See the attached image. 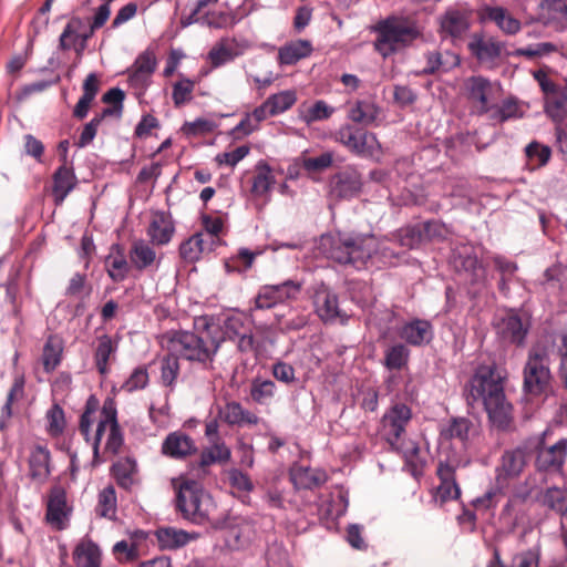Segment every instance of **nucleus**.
Wrapping results in <instances>:
<instances>
[{
  "instance_id": "47",
  "label": "nucleus",
  "mask_w": 567,
  "mask_h": 567,
  "mask_svg": "<svg viewBox=\"0 0 567 567\" xmlns=\"http://www.w3.org/2000/svg\"><path fill=\"white\" fill-rule=\"evenodd\" d=\"M205 239L202 233H196L179 246V255L186 262L197 261L205 251Z\"/></svg>"
},
{
  "instance_id": "60",
  "label": "nucleus",
  "mask_w": 567,
  "mask_h": 567,
  "mask_svg": "<svg viewBox=\"0 0 567 567\" xmlns=\"http://www.w3.org/2000/svg\"><path fill=\"white\" fill-rule=\"evenodd\" d=\"M334 113V109L329 106L324 101H316L307 112L301 116L307 124L329 118Z\"/></svg>"
},
{
  "instance_id": "12",
  "label": "nucleus",
  "mask_w": 567,
  "mask_h": 567,
  "mask_svg": "<svg viewBox=\"0 0 567 567\" xmlns=\"http://www.w3.org/2000/svg\"><path fill=\"white\" fill-rule=\"evenodd\" d=\"M529 458L530 453L526 445L505 450L495 470L496 483L499 486H504L509 480L518 477Z\"/></svg>"
},
{
  "instance_id": "36",
  "label": "nucleus",
  "mask_w": 567,
  "mask_h": 567,
  "mask_svg": "<svg viewBox=\"0 0 567 567\" xmlns=\"http://www.w3.org/2000/svg\"><path fill=\"white\" fill-rule=\"evenodd\" d=\"M105 268L109 277L114 282H121L126 279L130 271V264L120 245H113L111 247V252L105 259Z\"/></svg>"
},
{
  "instance_id": "33",
  "label": "nucleus",
  "mask_w": 567,
  "mask_h": 567,
  "mask_svg": "<svg viewBox=\"0 0 567 567\" xmlns=\"http://www.w3.org/2000/svg\"><path fill=\"white\" fill-rule=\"evenodd\" d=\"M50 461V451L42 445H37L29 456V473L31 478L44 482L51 473Z\"/></svg>"
},
{
  "instance_id": "64",
  "label": "nucleus",
  "mask_w": 567,
  "mask_h": 567,
  "mask_svg": "<svg viewBox=\"0 0 567 567\" xmlns=\"http://www.w3.org/2000/svg\"><path fill=\"white\" fill-rule=\"evenodd\" d=\"M227 477L230 486L239 492L250 493L254 489V483L249 475L241 470L230 468L227 472Z\"/></svg>"
},
{
  "instance_id": "55",
  "label": "nucleus",
  "mask_w": 567,
  "mask_h": 567,
  "mask_svg": "<svg viewBox=\"0 0 567 567\" xmlns=\"http://www.w3.org/2000/svg\"><path fill=\"white\" fill-rule=\"evenodd\" d=\"M451 58V62L449 66H445L443 62V55L439 51L427 52L425 54L426 65L422 70L423 74H434L441 70L447 71L451 66L458 65L460 59L456 54L447 53Z\"/></svg>"
},
{
  "instance_id": "20",
  "label": "nucleus",
  "mask_w": 567,
  "mask_h": 567,
  "mask_svg": "<svg viewBox=\"0 0 567 567\" xmlns=\"http://www.w3.org/2000/svg\"><path fill=\"white\" fill-rule=\"evenodd\" d=\"M361 187V174L352 168L334 174L330 182V193L339 199L353 198L360 193Z\"/></svg>"
},
{
  "instance_id": "24",
  "label": "nucleus",
  "mask_w": 567,
  "mask_h": 567,
  "mask_svg": "<svg viewBox=\"0 0 567 567\" xmlns=\"http://www.w3.org/2000/svg\"><path fill=\"white\" fill-rule=\"evenodd\" d=\"M196 451L195 441L183 431L169 433L162 443V453L174 460H184Z\"/></svg>"
},
{
  "instance_id": "4",
  "label": "nucleus",
  "mask_w": 567,
  "mask_h": 567,
  "mask_svg": "<svg viewBox=\"0 0 567 567\" xmlns=\"http://www.w3.org/2000/svg\"><path fill=\"white\" fill-rule=\"evenodd\" d=\"M176 509L184 519L196 525L209 524L214 529L233 527L231 518L227 514L219 518L212 517L216 511V504L195 481L181 484L176 494Z\"/></svg>"
},
{
  "instance_id": "9",
  "label": "nucleus",
  "mask_w": 567,
  "mask_h": 567,
  "mask_svg": "<svg viewBox=\"0 0 567 567\" xmlns=\"http://www.w3.org/2000/svg\"><path fill=\"white\" fill-rule=\"evenodd\" d=\"M334 141L361 157H372L381 151V144L375 134L349 123L336 131Z\"/></svg>"
},
{
  "instance_id": "57",
  "label": "nucleus",
  "mask_w": 567,
  "mask_h": 567,
  "mask_svg": "<svg viewBox=\"0 0 567 567\" xmlns=\"http://www.w3.org/2000/svg\"><path fill=\"white\" fill-rule=\"evenodd\" d=\"M179 357L171 352L162 360L161 380L165 386H172L179 374Z\"/></svg>"
},
{
  "instance_id": "43",
  "label": "nucleus",
  "mask_w": 567,
  "mask_h": 567,
  "mask_svg": "<svg viewBox=\"0 0 567 567\" xmlns=\"http://www.w3.org/2000/svg\"><path fill=\"white\" fill-rule=\"evenodd\" d=\"M230 457L231 451L224 441L213 442L202 451L199 466L207 467L215 463L225 464Z\"/></svg>"
},
{
  "instance_id": "15",
  "label": "nucleus",
  "mask_w": 567,
  "mask_h": 567,
  "mask_svg": "<svg viewBox=\"0 0 567 567\" xmlns=\"http://www.w3.org/2000/svg\"><path fill=\"white\" fill-rule=\"evenodd\" d=\"M412 411L404 403H395L382 417V426L388 443L395 447L406 425L411 421Z\"/></svg>"
},
{
  "instance_id": "25",
  "label": "nucleus",
  "mask_w": 567,
  "mask_h": 567,
  "mask_svg": "<svg viewBox=\"0 0 567 567\" xmlns=\"http://www.w3.org/2000/svg\"><path fill=\"white\" fill-rule=\"evenodd\" d=\"M218 416L229 426L238 427L257 425L260 421L257 414L245 409L237 401L226 402L218 409Z\"/></svg>"
},
{
  "instance_id": "56",
  "label": "nucleus",
  "mask_w": 567,
  "mask_h": 567,
  "mask_svg": "<svg viewBox=\"0 0 567 567\" xmlns=\"http://www.w3.org/2000/svg\"><path fill=\"white\" fill-rule=\"evenodd\" d=\"M398 239L402 247L408 249H415L424 244L420 223L401 228L398 231Z\"/></svg>"
},
{
  "instance_id": "62",
  "label": "nucleus",
  "mask_w": 567,
  "mask_h": 567,
  "mask_svg": "<svg viewBox=\"0 0 567 567\" xmlns=\"http://www.w3.org/2000/svg\"><path fill=\"white\" fill-rule=\"evenodd\" d=\"M332 163L333 154L331 152H324L315 157L303 158L302 168L308 173H320L329 168Z\"/></svg>"
},
{
  "instance_id": "41",
  "label": "nucleus",
  "mask_w": 567,
  "mask_h": 567,
  "mask_svg": "<svg viewBox=\"0 0 567 567\" xmlns=\"http://www.w3.org/2000/svg\"><path fill=\"white\" fill-rule=\"evenodd\" d=\"M327 480L324 472L300 466L291 472V481L297 488L312 489L322 485Z\"/></svg>"
},
{
  "instance_id": "26",
  "label": "nucleus",
  "mask_w": 567,
  "mask_h": 567,
  "mask_svg": "<svg viewBox=\"0 0 567 567\" xmlns=\"http://www.w3.org/2000/svg\"><path fill=\"white\" fill-rule=\"evenodd\" d=\"M567 456V439H560L549 447H539L536 466L539 471L560 470Z\"/></svg>"
},
{
  "instance_id": "52",
  "label": "nucleus",
  "mask_w": 567,
  "mask_h": 567,
  "mask_svg": "<svg viewBox=\"0 0 567 567\" xmlns=\"http://www.w3.org/2000/svg\"><path fill=\"white\" fill-rule=\"evenodd\" d=\"M424 243L443 241L451 234L450 227L439 219H430L420 223Z\"/></svg>"
},
{
  "instance_id": "28",
  "label": "nucleus",
  "mask_w": 567,
  "mask_h": 567,
  "mask_svg": "<svg viewBox=\"0 0 567 567\" xmlns=\"http://www.w3.org/2000/svg\"><path fill=\"white\" fill-rule=\"evenodd\" d=\"M482 19L494 22L507 35L518 33L522 28L520 21L514 18L507 9L499 6H485L482 9Z\"/></svg>"
},
{
  "instance_id": "63",
  "label": "nucleus",
  "mask_w": 567,
  "mask_h": 567,
  "mask_svg": "<svg viewBox=\"0 0 567 567\" xmlns=\"http://www.w3.org/2000/svg\"><path fill=\"white\" fill-rule=\"evenodd\" d=\"M239 22V18L233 12H213L207 16L203 23H206L209 28L225 29L231 28Z\"/></svg>"
},
{
  "instance_id": "61",
  "label": "nucleus",
  "mask_w": 567,
  "mask_h": 567,
  "mask_svg": "<svg viewBox=\"0 0 567 567\" xmlns=\"http://www.w3.org/2000/svg\"><path fill=\"white\" fill-rule=\"evenodd\" d=\"M195 83L189 79H182L181 81L174 83L172 99L175 106H182L186 102L192 100V93L194 91Z\"/></svg>"
},
{
  "instance_id": "40",
  "label": "nucleus",
  "mask_w": 567,
  "mask_h": 567,
  "mask_svg": "<svg viewBox=\"0 0 567 567\" xmlns=\"http://www.w3.org/2000/svg\"><path fill=\"white\" fill-rule=\"evenodd\" d=\"M94 31L95 30H92V24H90L89 29H86L84 21L79 17H74L66 23L62 33L60 34L58 48L62 51L70 50L69 43L66 44V39L70 34L79 38L80 42L87 44V41L93 35Z\"/></svg>"
},
{
  "instance_id": "50",
  "label": "nucleus",
  "mask_w": 567,
  "mask_h": 567,
  "mask_svg": "<svg viewBox=\"0 0 567 567\" xmlns=\"http://www.w3.org/2000/svg\"><path fill=\"white\" fill-rule=\"evenodd\" d=\"M409 357L410 351L406 346L396 343L385 350L383 363L389 370H401L406 365Z\"/></svg>"
},
{
  "instance_id": "16",
  "label": "nucleus",
  "mask_w": 567,
  "mask_h": 567,
  "mask_svg": "<svg viewBox=\"0 0 567 567\" xmlns=\"http://www.w3.org/2000/svg\"><path fill=\"white\" fill-rule=\"evenodd\" d=\"M465 89L474 112L477 115H484L488 110L487 105L494 102L495 85L482 75H474L467 79Z\"/></svg>"
},
{
  "instance_id": "32",
  "label": "nucleus",
  "mask_w": 567,
  "mask_h": 567,
  "mask_svg": "<svg viewBox=\"0 0 567 567\" xmlns=\"http://www.w3.org/2000/svg\"><path fill=\"white\" fill-rule=\"evenodd\" d=\"M379 106L370 100H358L348 109L347 117L363 126L372 125L379 117Z\"/></svg>"
},
{
  "instance_id": "18",
  "label": "nucleus",
  "mask_w": 567,
  "mask_h": 567,
  "mask_svg": "<svg viewBox=\"0 0 567 567\" xmlns=\"http://www.w3.org/2000/svg\"><path fill=\"white\" fill-rule=\"evenodd\" d=\"M71 508L66 503V493L60 485L51 487L47 503V522L56 530H63L68 526Z\"/></svg>"
},
{
  "instance_id": "37",
  "label": "nucleus",
  "mask_w": 567,
  "mask_h": 567,
  "mask_svg": "<svg viewBox=\"0 0 567 567\" xmlns=\"http://www.w3.org/2000/svg\"><path fill=\"white\" fill-rule=\"evenodd\" d=\"M64 350L63 340L55 334H50L43 346L42 350V365L47 373L53 372L62 361Z\"/></svg>"
},
{
  "instance_id": "7",
  "label": "nucleus",
  "mask_w": 567,
  "mask_h": 567,
  "mask_svg": "<svg viewBox=\"0 0 567 567\" xmlns=\"http://www.w3.org/2000/svg\"><path fill=\"white\" fill-rule=\"evenodd\" d=\"M109 430L107 437L105 441L104 451L112 455L117 454L123 445V434L117 422V411L113 399H106L103 403L100 420L96 425L95 433L93 435V454L94 463L97 462L100 443L104 432Z\"/></svg>"
},
{
  "instance_id": "3",
  "label": "nucleus",
  "mask_w": 567,
  "mask_h": 567,
  "mask_svg": "<svg viewBox=\"0 0 567 567\" xmlns=\"http://www.w3.org/2000/svg\"><path fill=\"white\" fill-rule=\"evenodd\" d=\"M194 329L171 332L168 349L182 359L210 369L223 343L220 328L214 317L200 316L195 318Z\"/></svg>"
},
{
  "instance_id": "34",
  "label": "nucleus",
  "mask_w": 567,
  "mask_h": 567,
  "mask_svg": "<svg viewBox=\"0 0 567 567\" xmlns=\"http://www.w3.org/2000/svg\"><path fill=\"white\" fill-rule=\"evenodd\" d=\"M542 503L560 515L561 527L567 529V488L557 486L546 488L542 496Z\"/></svg>"
},
{
  "instance_id": "53",
  "label": "nucleus",
  "mask_w": 567,
  "mask_h": 567,
  "mask_svg": "<svg viewBox=\"0 0 567 567\" xmlns=\"http://www.w3.org/2000/svg\"><path fill=\"white\" fill-rule=\"evenodd\" d=\"M259 252H254L248 248H240L236 256L231 257L225 262L226 272H245L251 266Z\"/></svg>"
},
{
  "instance_id": "49",
  "label": "nucleus",
  "mask_w": 567,
  "mask_h": 567,
  "mask_svg": "<svg viewBox=\"0 0 567 567\" xmlns=\"http://www.w3.org/2000/svg\"><path fill=\"white\" fill-rule=\"evenodd\" d=\"M216 323L220 328L219 333L223 338V342L226 339L236 340L237 337L246 333V330L250 328L246 319L237 315L227 317L223 324H219L218 322Z\"/></svg>"
},
{
  "instance_id": "6",
  "label": "nucleus",
  "mask_w": 567,
  "mask_h": 567,
  "mask_svg": "<svg viewBox=\"0 0 567 567\" xmlns=\"http://www.w3.org/2000/svg\"><path fill=\"white\" fill-rule=\"evenodd\" d=\"M549 364L548 349L540 344L533 346L528 351L523 370V386L526 393L540 395L547 392L551 379Z\"/></svg>"
},
{
  "instance_id": "48",
  "label": "nucleus",
  "mask_w": 567,
  "mask_h": 567,
  "mask_svg": "<svg viewBox=\"0 0 567 567\" xmlns=\"http://www.w3.org/2000/svg\"><path fill=\"white\" fill-rule=\"evenodd\" d=\"M267 105L270 106V116H276L291 109L297 102V93L293 90H285L269 95Z\"/></svg>"
},
{
  "instance_id": "30",
  "label": "nucleus",
  "mask_w": 567,
  "mask_h": 567,
  "mask_svg": "<svg viewBox=\"0 0 567 567\" xmlns=\"http://www.w3.org/2000/svg\"><path fill=\"white\" fill-rule=\"evenodd\" d=\"M312 44L308 40L298 39L289 41L278 50L280 65H293L312 53Z\"/></svg>"
},
{
  "instance_id": "5",
  "label": "nucleus",
  "mask_w": 567,
  "mask_h": 567,
  "mask_svg": "<svg viewBox=\"0 0 567 567\" xmlns=\"http://www.w3.org/2000/svg\"><path fill=\"white\" fill-rule=\"evenodd\" d=\"M374 31L378 34L374 49L383 58L412 45L423 37L422 27L409 17L390 16L379 21Z\"/></svg>"
},
{
  "instance_id": "42",
  "label": "nucleus",
  "mask_w": 567,
  "mask_h": 567,
  "mask_svg": "<svg viewBox=\"0 0 567 567\" xmlns=\"http://www.w3.org/2000/svg\"><path fill=\"white\" fill-rule=\"evenodd\" d=\"M132 266L142 271L151 267L156 260L155 250L144 240H135L130 250Z\"/></svg>"
},
{
  "instance_id": "31",
  "label": "nucleus",
  "mask_w": 567,
  "mask_h": 567,
  "mask_svg": "<svg viewBox=\"0 0 567 567\" xmlns=\"http://www.w3.org/2000/svg\"><path fill=\"white\" fill-rule=\"evenodd\" d=\"M472 429L473 423L470 419L454 416L441 424L440 436L445 441L457 440L465 446Z\"/></svg>"
},
{
  "instance_id": "54",
  "label": "nucleus",
  "mask_w": 567,
  "mask_h": 567,
  "mask_svg": "<svg viewBox=\"0 0 567 567\" xmlns=\"http://www.w3.org/2000/svg\"><path fill=\"white\" fill-rule=\"evenodd\" d=\"M525 153L528 164L532 166V169H535L548 163L551 150L549 146L542 145L534 141L525 147Z\"/></svg>"
},
{
  "instance_id": "17",
  "label": "nucleus",
  "mask_w": 567,
  "mask_h": 567,
  "mask_svg": "<svg viewBox=\"0 0 567 567\" xmlns=\"http://www.w3.org/2000/svg\"><path fill=\"white\" fill-rule=\"evenodd\" d=\"M452 264L457 271L465 272L473 285L485 281L486 271L477 256L473 252V248L463 245L452 251Z\"/></svg>"
},
{
  "instance_id": "13",
  "label": "nucleus",
  "mask_w": 567,
  "mask_h": 567,
  "mask_svg": "<svg viewBox=\"0 0 567 567\" xmlns=\"http://www.w3.org/2000/svg\"><path fill=\"white\" fill-rule=\"evenodd\" d=\"M300 290L301 285L293 280H286L278 285H265L255 298V308L270 309L278 303L297 298Z\"/></svg>"
},
{
  "instance_id": "45",
  "label": "nucleus",
  "mask_w": 567,
  "mask_h": 567,
  "mask_svg": "<svg viewBox=\"0 0 567 567\" xmlns=\"http://www.w3.org/2000/svg\"><path fill=\"white\" fill-rule=\"evenodd\" d=\"M274 184L275 177L270 166L265 162H259L252 178L251 193L255 196H264L271 190Z\"/></svg>"
},
{
  "instance_id": "23",
  "label": "nucleus",
  "mask_w": 567,
  "mask_h": 567,
  "mask_svg": "<svg viewBox=\"0 0 567 567\" xmlns=\"http://www.w3.org/2000/svg\"><path fill=\"white\" fill-rule=\"evenodd\" d=\"M78 185V177L72 165H60L52 175V198L56 206H61L65 198Z\"/></svg>"
},
{
  "instance_id": "29",
  "label": "nucleus",
  "mask_w": 567,
  "mask_h": 567,
  "mask_svg": "<svg viewBox=\"0 0 567 567\" xmlns=\"http://www.w3.org/2000/svg\"><path fill=\"white\" fill-rule=\"evenodd\" d=\"M94 349V362L96 370L101 375L110 372V361L115 357L118 349V341L113 340L109 334H102L96 338Z\"/></svg>"
},
{
  "instance_id": "39",
  "label": "nucleus",
  "mask_w": 567,
  "mask_h": 567,
  "mask_svg": "<svg viewBox=\"0 0 567 567\" xmlns=\"http://www.w3.org/2000/svg\"><path fill=\"white\" fill-rule=\"evenodd\" d=\"M174 225L164 213H158L152 219L147 229L151 241L155 245H166L174 234Z\"/></svg>"
},
{
  "instance_id": "14",
  "label": "nucleus",
  "mask_w": 567,
  "mask_h": 567,
  "mask_svg": "<svg viewBox=\"0 0 567 567\" xmlns=\"http://www.w3.org/2000/svg\"><path fill=\"white\" fill-rule=\"evenodd\" d=\"M315 308L318 317L328 324H347L349 316L340 308L338 295L322 286L315 295Z\"/></svg>"
},
{
  "instance_id": "8",
  "label": "nucleus",
  "mask_w": 567,
  "mask_h": 567,
  "mask_svg": "<svg viewBox=\"0 0 567 567\" xmlns=\"http://www.w3.org/2000/svg\"><path fill=\"white\" fill-rule=\"evenodd\" d=\"M534 79L544 93V110L556 125L567 122V85L556 84L545 71L534 72Z\"/></svg>"
},
{
  "instance_id": "44",
  "label": "nucleus",
  "mask_w": 567,
  "mask_h": 567,
  "mask_svg": "<svg viewBox=\"0 0 567 567\" xmlns=\"http://www.w3.org/2000/svg\"><path fill=\"white\" fill-rule=\"evenodd\" d=\"M135 473L136 462L130 457L121 458L112 466L114 480L124 489H130L133 486Z\"/></svg>"
},
{
  "instance_id": "38",
  "label": "nucleus",
  "mask_w": 567,
  "mask_h": 567,
  "mask_svg": "<svg viewBox=\"0 0 567 567\" xmlns=\"http://www.w3.org/2000/svg\"><path fill=\"white\" fill-rule=\"evenodd\" d=\"M101 556L100 547L91 539L81 540L73 551L78 567H101Z\"/></svg>"
},
{
  "instance_id": "35",
  "label": "nucleus",
  "mask_w": 567,
  "mask_h": 567,
  "mask_svg": "<svg viewBox=\"0 0 567 567\" xmlns=\"http://www.w3.org/2000/svg\"><path fill=\"white\" fill-rule=\"evenodd\" d=\"M198 537L197 533H187L175 527H164L156 532V538L159 547L163 549H177L187 545L190 540Z\"/></svg>"
},
{
  "instance_id": "19",
  "label": "nucleus",
  "mask_w": 567,
  "mask_h": 567,
  "mask_svg": "<svg viewBox=\"0 0 567 567\" xmlns=\"http://www.w3.org/2000/svg\"><path fill=\"white\" fill-rule=\"evenodd\" d=\"M468 49L480 63L493 66L501 58L504 44L494 37L474 34L468 43Z\"/></svg>"
},
{
  "instance_id": "22",
  "label": "nucleus",
  "mask_w": 567,
  "mask_h": 567,
  "mask_svg": "<svg viewBox=\"0 0 567 567\" xmlns=\"http://www.w3.org/2000/svg\"><path fill=\"white\" fill-rule=\"evenodd\" d=\"M538 20L556 31L567 30V0H542Z\"/></svg>"
},
{
  "instance_id": "46",
  "label": "nucleus",
  "mask_w": 567,
  "mask_h": 567,
  "mask_svg": "<svg viewBox=\"0 0 567 567\" xmlns=\"http://www.w3.org/2000/svg\"><path fill=\"white\" fill-rule=\"evenodd\" d=\"M276 390L274 381L257 377L251 380L249 393L255 403L266 405L274 399Z\"/></svg>"
},
{
  "instance_id": "11",
  "label": "nucleus",
  "mask_w": 567,
  "mask_h": 567,
  "mask_svg": "<svg viewBox=\"0 0 567 567\" xmlns=\"http://www.w3.org/2000/svg\"><path fill=\"white\" fill-rule=\"evenodd\" d=\"M468 461L458 457L440 461L436 474L440 478V485L436 488V499L441 503L457 499L461 495V488L456 483L455 472L458 467H464Z\"/></svg>"
},
{
  "instance_id": "10",
  "label": "nucleus",
  "mask_w": 567,
  "mask_h": 567,
  "mask_svg": "<svg viewBox=\"0 0 567 567\" xmlns=\"http://www.w3.org/2000/svg\"><path fill=\"white\" fill-rule=\"evenodd\" d=\"M471 18L470 9L449 7L437 19L441 39L454 44L462 41L471 28Z\"/></svg>"
},
{
  "instance_id": "27",
  "label": "nucleus",
  "mask_w": 567,
  "mask_h": 567,
  "mask_svg": "<svg viewBox=\"0 0 567 567\" xmlns=\"http://www.w3.org/2000/svg\"><path fill=\"white\" fill-rule=\"evenodd\" d=\"M498 334L506 342L517 347L524 346L528 333V324H525L516 313H508L497 324Z\"/></svg>"
},
{
  "instance_id": "21",
  "label": "nucleus",
  "mask_w": 567,
  "mask_h": 567,
  "mask_svg": "<svg viewBox=\"0 0 567 567\" xmlns=\"http://www.w3.org/2000/svg\"><path fill=\"white\" fill-rule=\"evenodd\" d=\"M399 336L409 346L423 347L433 340L434 328L431 321L414 318L402 324Z\"/></svg>"
},
{
  "instance_id": "58",
  "label": "nucleus",
  "mask_w": 567,
  "mask_h": 567,
  "mask_svg": "<svg viewBox=\"0 0 567 567\" xmlns=\"http://www.w3.org/2000/svg\"><path fill=\"white\" fill-rule=\"evenodd\" d=\"M236 55L235 49L227 43V40L218 42L208 53V58L215 68L233 61Z\"/></svg>"
},
{
  "instance_id": "51",
  "label": "nucleus",
  "mask_w": 567,
  "mask_h": 567,
  "mask_svg": "<svg viewBox=\"0 0 567 567\" xmlns=\"http://www.w3.org/2000/svg\"><path fill=\"white\" fill-rule=\"evenodd\" d=\"M24 393V379L23 377H18L14 379L10 391L7 395V401L1 409V417H0V429H4L7 426V421L12 415V404L16 400L23 396Z\"/></svg>"
},
{
  "instance_id": "59",
  "label": "nucleus",
  "mask_w": 567,
  "mask_h": 567,
  "mask_svg": "<svg viewBox=\"0 0 567 567\" xmlns=\"http://www.w3.org/2000/svg\"><path fill=\"white\" fill-rule=\"evenodd\" d=\"M99 511L102 517L112 518L116 511V493L112 485L104 487L99 494Z\"/></svg>"
},
{
  "instance_id": "1",
  "label": "nucleus",
  "mask_w": 567,
  "mask_h": 567,
  "mask_svg": "<svg viewBox=\"0 0 567 567\" xmlns=\"http://www.w3.org/2000/svg\"><path fill=\"white\" fill-rule=\"evenodd\" d=\"M505 377L495 364H481L465 386L467 405L482 403L493 427L507 431L513 422V406L504 391Z\"/></svg>"
},
{
  "instance_id": "2",
  "label": "nucleus",
  "mask_w": 567,
  "mask_h": 567,
  "mask_svg": "<svg viewBox=\"0 0 567 567\" xmlns=\"http://www.w3.org/2000/svg\"><path fill=\"white\" fill-rule=\"evenodd\" d=\"M318 248L327 259L358 270L374 258L385 262L386 259L394 257V254L374 235L354 231L324 234L320 237Z\"/></svg>"
}]
</instances>
